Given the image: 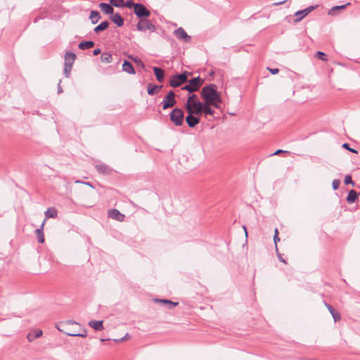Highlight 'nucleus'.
Segmentation results:
<instances>
[{"mask_svg":"<svg viewBox=\"0 0 360 360\" xmlns=\"http://www.w3.org/2000/svg\"><path fill=\"white\" fill-rule=\"evenodd\" d=\"M200 95L204 102L210 103L215 108H220L219 103H221V98L215 84H210L205 86L201 90Z\"/></svg>","mask_w":360,"mask_h":360,"instance_id":"obj_1","label":"nucleus"},{"mask_svg":"<svg viewBox=\"0 0 360 360\" xmlns=\"http://www.w3.org/2000/svg\"><path fill=\"white\" fill-rule=\"evenodd\" d=\"M188 75H190L188 72L184 71L181 74H176L172 75L169 79L170 86L176 88L186 83L188 81Z\"/></svg>","mask_w":360,"mask_h":360,"instance_id":"obj_2","label":"nucleus"},{"mask_svg":"<svg viewBox=\"0 0 360 360\" xmlns=\"http://www.w3.org/2000/svg\"><path fill=\"white\" fill-rule=\"evenodd\" d=\"M184 113L179 108H174L169 113L171 122L176 127L181 126L184 123Z\"/></svg>","mask_w":360,"mask_h":360,"instance_id":"obj_3","label":"nucleus"},{"mask_svg":"<svg viewBox=\"0 0 360 360\" xmlns=\"http://www.w3.org/2000/svg\"><path fill=\"white\" fill-rule=\"evenodd\" d=\"M203 82L204 79H201L200 77H193L190 79L188 84L183 86L181 89L193 93L198 91Z\"/></svg>","mask_w":360,"mask_h":360,"instance_id":"obj_4","label":"nucleus"},{"mask_svg":"<svg viewBox=\"0 0 360 360\" xmlns=\"http://www.w3.org/2000/svg\"><path fill=\"white\" fill-rule=\"evenodd\" d=\"M136 28L139 31L145 32L149 30L154 32L156 30L155 25L146 18L140 19L137 23Z\"/></svg>","mask_w":360,"mask_h":360,"instance_id":"obj_5","label":"nucleus"},{"mask_svg":"<svg viewBox=\"0 0 360 360\" xmlns=\"http://www.w3.org/2000/svg\"><path fill=\"white\" fill-rule=\"evenodd\" d=\"M176 103L175 94L173 91H169L161 103L163 110L174 107Z\"/></svg>","mask_w":360,"mask_h":360,"instance_id":"obj_6","label":"nucleus"},{"mask_svg":"<svg viewBox=\"0 0 360 360\" xmlns=\"http://www.w3.org/2000/svg\"><path fill=\"white\" fill-rule=\"evenodd\" d=\"M134 12L140 19L146 18L150 15V11L143 4L139 3L136 4Z\"/></svg>","mask_w":360,"mask_h":360,"instance_id":"obj_7","label":"nucleus"},{"mask_svg":"<svg viewBox=\"0 0 360 360\" xmlns=\"http://www.w3.org/2000/svg\"><path fill=\"white\" fill-rule=\"evenodd\" d=\"M202 105L203 102H198L193 103V105L185 104V108L188 113L199 115L202 114Z\"/></svg>","mask_w":360,"mask_h":360,"instance_id":"obj_8","label":"nucleus"},{"mask_svg":"<svg viewBox=\"0 0 360 360\" xmlns=\"http://www.w3.org/2000/svg\"><path fill=\"white\" fill-rule=\"evenodd\" d=\"M175 37L184 42H188L191 41V36L188 35L184 29L181 27L177 28L174 31Z\"/></svg>","mask_w":360,"mask_h":360,"instance_id":"obj_9","label":"nucleus"},{"mask_svg":"<svg viewBox=\"0 0 360 360\" xmlns=\"http://www.w3.org/2000/svg\"><path fill=\"white\" fill-rule=\"evenodd\" d=\"M314 8H315V6H310L303 10L297 11L295 13V15L296 16V18L295 19V22H297L301 21L306 15H307Z\"/></svg>","mask_w":360,"mask_h":360,"instance_id":"obj_10","label":"nucleus"},{"mask_svg":"<svg viewBox=\"0 0 360 360\" xmlns=\"http://www.w3.org/2000/svg\"><path fill=\"white\" fill-rule=\"evenodd\" d=\"M108 217L118 221H123L124 219V214L121 213L117 209H111L108 210Z\"/></svg>","mask_w":360,"mask_h":360,"instance_id":"obj_11","label":"nucleus"},{"mask_svg":"<svg viewBox=\"0 0 360 360\" xmlns=\"http://www.w3.org/2000/svg\"><path fill=\"white\" fill-rule=\"evenodd\" d=\"M194 115H195L188 113L185 118L186 124L191 128L195 127L200 122V118L195 117Z\"/></svg>","mask_w":360,"mask_h":360,"instance_id":"obj_12","label":"nucleus"},{"mask_svg":"<svg viewBox=\"0 0 360 360\" xmlns=\"http://www.w3.org/2000/svg\"><path fill=\"white\" fill-rule=\"evenodd\" d=\"M96 170L102 174H110L112 172V169L105 164H100L96 165Z\"/></svg>","mask_w":360,"mask_h":360,"instance_id":"obj_13","label":"nucleus"},{"mask_svg":"<svg viewBox=\"0 0 360 360\" xmlns=\"http://www.w3.org/2000/svg\"><path fill=\"white\" fill-rule=\"evenodd\" d=\"M89 326L94 328L95 330L101 331L104 329L103 321L91 320L88 323Z\"/></svg>","mask_w":360,"mask_h":360,"instance_id":"obj_14","label":"nucleus"},{"mask_svg":"<svg viewBox=\"0 0 360 360\" xmlns=\"http://www.w3.org/2000/svg\"><path fill=\"white\" fill-rule=\"evenodd\" d=\"M113 6L112 4H109L107 3H100L99 7L101 10L107 15H112L114 12V9L112 8Z\"/></svg>","mask_w":360,"mask_h":360,"instance_id":"obj_15","label":"nucleus"},{"mask_svg":"<svg viewBox=\"0 0 360 360\" xmlns=\"http://www.w3.org/2000/svg\"><path fill=\"white\" fill-rule=\"evenodd\" d=\"M324 304L328 309L330 314L332 315L335 322L340 320V319H341L340 314L337 311L335 310V309L333 307V306H331L330 304H328L326 302H324Z\"/></svg>","mask_w":360,"mask_h":360,"instance_id":"obj_16","label":"nucleus"},{"mask_svg":"<svg viewBox=\"0 0 360 360\" xmlns=\"http://www.w3.org/2000/svg\"><path fill=\"white\" fill-rule=\"evenodd\" d=\"M44 224H45V220L42 222L41 226L39 229H36V231H35L37 241L39 243H44V231H43Z\"/></svg>","mask_w":360,"mask_h":360,"instance_id":"obj_17","label":"nucleus"},{"mask_svg":"<svg viewBox=\"0 0 360 360\" xmlns=\"http://www.w3.org/2000/svg\"><path fill=\"white\" fill-rule=\"evenodd\" d=\"M162 88V86H158L155 84H148L147 92L149 95L153 96L157 94Z\"/></svg>","mask_w":360,"mask_h":360,"instance_id":"obj_18","label":"nucleus"},{"mask_svg":"<svg viewBox=\"0 0 360 360\" xmlns=\"http://www.w3.org/2000/svg\"><path fill=\"white\" fill-rule=\"evenodd\" d=\"M122 70L128 74L134 75L136 73L134 68L132 65V64L129 61L126 60L124 61L122 64Z\"/></svg>","mask_w":360,"mask_h":360,"instance_id":"obj_19","label":"nucleus"},{"mask_svg":"<svg viewBox=\"0 0 360 360\" xmlns=\"http://www.w3.org/2000/svg\"><path fill=\"white\" fill-rule=\"evenodd\" d=\"M110 20L117 25V27H122L124 25V18L118 13L112 14Z\"/></svg>","mask_w":360,"mask_h":360,"instance_id":"obj_20","label":"nucleus"},{"mask_svg":"<svg viewBox=\"0 0 360 360\" xmlns=\"http://www.w3.org/2000/svg\"><path fill=\"white\" fill-rule=\"evenodd\" d=\"M153 70L154 74L155 75L156 79L159 82H162L164 80V77H165L164 70L158 67H153Z\"/></svg>","mask_w":360,"mask_h":360,"instance_id":"obj_21","label":"nucleus"},{"mask_svg":"<svg viewBox=\"0 0 360 360\" xmlns=\"http://www.w3.org/2000/svg\"><path fill=\"white\" fill-rule=\"evenodd\" d=\"M155 301L158 303H162L167 305V309H172L179 304V302H172L165 299H155Z\"/></svg>","mask_w":360,"mask_h":360,"instance_id":"obj_22","label":"nucleus"},{"mask_svg":"<svg viewBox=\"0 0 360 360\" xmlns=\"http://www.w3.org/2000/svg\"><path fill=\"white\" fill-rule=\"evenodd\" d=\"M210 105H212L210 103H207L206 102H203L202 114L204 113L205 115H214V110L210 108Z\"/></svg>","mask_w":360,"mask_h":360,"instance_id":"obj_23","label":"nucleus"},{"mask_svg":"<svg viewBox=\"0 0 360 360\" xmlns=\"http://www.w3.org/2000/svg\"><path fill=\"white\" fill-rule=\"evenodd\" d=\"M94 45L95 43L93 41H83L79 44L78 47L81 50H85L94 47Z\"/></svg>","mask_w":360,"mask_h":360,"instance_id":"obj_24","label":"nucleus"},{"mask_svg":"<svg viewBox=\"0 0 360 360\" xmlns=\"http://www.w3.org/2000/svg\"><path fill=\"white\" fill-rule=\"evenodd\" d=\"M76 59V55L73 52L67 51L65 55V63L68 64L70 63L71 65H73L75 60Z\"/></svg>","mask_w":360,"mask_h":360,"instance_id":"obj_25","label":"nucleus"},{"mask_svg":"<svg viewBox=\"0 0 360 360\" xmlns=\"http://www.w3.org/2000/svg\"><path fill=\"white\" fill-rule=\"evenodd\" d=\"M101 18V15L98 11H91L89 15V19L92 24H96Z\"/></svg>","mask_w":360,"mask_h":360,"instance_id":"obj_26","label":"nucleus"},{"mask_svg":"<svg viewBox=\"0 0 360 360\" xmlns=\"http://www.w3.org/2000/svg\"><path fill=\"white\" fill-rule=\"evenodd\" d=\"M109 26V22L105 20L101 22L98 25L94 27V31L96 33H99L101 31L106 30Z\"/></svg>","mask_w":360,"mask_h":360,"instance_id":"obj_27","label":"nucleus"},{"mask_svg":"<svg viewBox=\"0 0 360 360\" xmlns=\"http://www.w3.org/2000/svg\"><path fill=\"white\" fill-rule=\"evenodd\" d=\"M357 198V193L354 190H351L349 191L348 195L347 196V202L349 204H352L355 202Z\"/></svg>","mask_w":360,"mask_h":360,"instance_id":"obj_28","label":"nucleus"},{"mask_svg":"<svg viewBox=\"0 0 360 360\" xmlns=\"http://www.w3.org/2000/svg\"><path fill=\"white\" fill-rule=\"evenodd\" d=\"M43 334V332L41 330H37L34 331L33 333H29L27 336V338L29 342L33 341L35 338H38L41 337Z\"/></svg>","mask_w":360,"mask_h":360,"instance_id":"obj_29","label":"nucleus"},{"mask_svg":"<svg viewBox=\"0 0 360 360\" xmlns=\"http://www.w3.org/2000/svg\"><path fill=\"white\" fill-rule=\"evenodd\" d=\"M101 60L104 63H110L112 60V55L108 52H104L101 56Z\"/></svg>","mask_w":360,"mask_h":360,"instance_id":"obj_30","label":"nucleus"},{"mask_svg":"<svg viewBox=\"0 0 360 360\" xmlns=\"http://www.w3.org/2000/svg\"><path fill=\"white\" fill-rule=\"evenodd\" d=\"M58 212L56 208L51 207L49 208L45 212V216L47 218H56L57 217Z\"/></svg>","mask_w":360,"mask_h":360,"instance_id":"obj_31","label":"nucleus"},{"mask_svg":"<svg viewBox=\"0 0 360 360\" xmlns=\"http://www.w3.org/2000/svg\"><path fill=\"white\" fill-rule=\"evenodd\" d=\"M351 4L349 2L341 6H335L331 8V9L328 11V15H334V11L336 10H342L345 8L347 6H349Z\"/></svg>","mask_w":360,"mask_h":360,"instance_id":"obj_32","label":"nucleus"},{"mask_svg":"<svg viewBox=\"0 0 360 360\" xmlns=\"http://www.w3.org/2000/svg\"><path fill=\"white\" fill-rule=\"evenodd\" d=\"M198 102H200V101L198 100L197 95L196 94H192V95L188 96L186 104H189L190 105H193V103H198Z\"/></svg>","mask_w":360,"mask_h":360,"instance_id":"obj_33","label":"nucleus"},{"mask_svg":"<svg viewBox=\"0 0 360 360\" xmlns=\"http://www.w3.org/2000/svg\"><path fill=\"white\" fill-rule=\"evenodd\" d=\"M66 334H67V335L71 336V337L86 338L87 336V331L85 328H83L82 333H67Z\"/></svg>","mask_w":360,"mask_h":360,"instance_id":"obj_34","label":"nucleus"},{"mask_svg":"<svg viewBox=\"0 0 360 360\" xmlns=\"http://www.w3.org/2000/svg\"><path fill=\"white\" fill-rule=\"evenodd\" d=\"M72 68V65L70 63H68V64L64 63V74L66 77H69Z\"/></svg>","mask_w":360,"mask_h":360,"instance_id":"obj_35","label":"nucleus"},{"mask_svg":"<svg viewBox=\"0 0 360 360\" xmlns=\"http://www.w3.org/2000/svg\"><path fill=\"white\" fill-rule=\"evenodd\" d=\"M112 6L115 7H124V0H109Z\"/></svg>","mask_w":360,"mask_h":360,"instance_id":"obj_36","label":"nucleus"},{"mask_svg":"<svg viewBox=\"0 0 360 360\" xmlns=\"http://www.w3.org/2000/svg\"><path fill=\"white\" fill-rule=\"evenodd\" d=\"M316 57H317L319 59L323 60V61H327L328 60V58H327V56L325 53L322 52V51H317L316 53Z\"/></svg>","mask_w":360,"mask_h":360,"instance_id":"obj_37","label":"nucleus"},{"mask_svg":"<svg viewBox=\"0 0 360 360\" xmlns=\"http://www.w3.org/2000/svg\"><path fill=\"white\" fill-rule=\"evenodd\" d=\"M136 3H134L132 0H127L125 3H124V6L131 8H134V10L135 9V6Z\"/></svg>","mask_w":360,"mask_h":360,"instance_id":"obj_38","label":"nucleus"},{"mask_svg":"<svg viewBox=\"0 0 360 360\" xmlns=\"http://www.w3.org/2000/svg\"><path fill=\"white\" fill-rule=\"evenodd\" d=\"M274 243H275V245H276V250H278V249H277V243L278 241H280V238L278 237V231L277 229H275V233H274Z\"/></svg>","mask_w":360,"mask_h":360,"instance_id":"obj_39","label":"nucleus"},{"mask_svg":"<svg viewBox=\"0 0 360 360\" xmlns=\"http://www.w3.org/2000/svg\"><path fill=\"white\" fill-rule=\"evenodd\" d=\"M342 147L345 149H347L349 151L352 152V153H357V150L354 149V148H350L349 146V144L347 143H345L342 144Z\"/></svg>","mask_w":360,"mask_h":360,"instance_id":"obj_40","label":"nucleus"},{"mask_svg":"<svg viewBox=\"0 0 360 360\" xmlns=\"http://www.w3.org/2000/svg\"><path fill=\"white\" fill-rule=\"evenodd\" d=\"M340 184V181L339 179H334L332 182V187L333 190H337Z\"/></svg>","mask_w":360,"mask_h":360,"instance_id":"obj_41","label":"nucleus"},{"mask_svg":"<svg viewBox=\"0 0 360 360\" xmlns=\"http://www.w3.org/2000/svg\"><path fill=\"white\" fill-rule=\"evenodd\" d=\"M129 58H131V60H133L137 65H141L143 67L144 66L143 63L142 62V60L140 58H139L137 57L134 58L131 56H129Z\"/></svg>","mask_w":360,"mask_h":360,"instance_id":"obj_42","label":"nucleus"},{"mask_svg":"<svg viewBox=\"0 0 360 360\" xmlns=\"http://www.w3.org/2000/svg\"><path fill=\"white\" fill-rule=\"evenodd\" d=\"M345 184L346 185H347V184H352V185H354V182L352 181V176L350 175H347L345 177Z\"/></svg>","mask_w":360,"mask_h":360,"instance_id":"obj_43","label":"nucleus"},{"mask_svg":"<svg viewBox=\"0 0 360 360\" xmlns=\"http://www.w3.org/2000/svg\"><path fill=\"white\" fill-rule=\"evenodd\" d=\"M129 337V334L127 333H126V335L124 336H123L122 338H121L120 339H113V341L117 343H119V342L126 340Z\"/></svg>","mask_w":360,"mask_h":360,"instance_id":"obj_44","label":"nucleus"},{"mask_svg":"<svg viewBox=\"0 0 360 360\" xmlns=\"http://www.w3.org/2000/svg\"><path fill=\"white\" fill-rule=\"evenodd\" d=\"M281 153H285V154H290V152L288 151V150H281V149H278L276 151H275L273 154H271V155H279Z\"/></svg>","mask_w":360,"mask_h":360,"instance_id":"obj_45","label":"nucleus"},{"mask_svg":"<svg viewBox=\"0 0 360 360\" xmlns=\"http://www.w3.org/2000/svg\"><path fill=\"white\" fill-rule=\"evenodd\" d=\"M272 75H276L279 72L278 68H267Z\"/></svg>","mask_w":360,"mask_h":360,"instance_id":"obj_46","label":"nucleus"},{"mask_svg":"<svg viewBox=\"0 0 360 360\" xmlns=\"http://www.w3.org/2000/svg\"><path fill=\"white\" fill-rule=\"evenodd\" d=\"M60 82H61V80H60L58 84V87H57L58 94H61L63 91V90L60 86Z\"/></svg>","mask_w":360,"mask_h":360,"instance_id":"obj_47","label":"nucleus"},{"mask_svg":"<svg viewBox=\"0 0 360 360\" xmlns=\"http://www.w3.org/2000/svg\"><path fill=\"white\" fill-rule=\"evenodd\" d=\"M101 49H94V51H93V55H94V56H97V55H98L99 53H101Z\"/></svg>","mask_w":360,"mask_h":360,"instance_id":"obj_48","label":"nucleus"},{"mask_svg":"<svg viewBox=\"0 0 360 360\" xmlns=\"http://www.w3.org/2000/svg\"><path fill=\"white\" fill-rule=\"evenodd\" d=\"M66 323L68 324H71V325H72V324H77V323L76 321H73V320H68L66 321Z\"/></svg>","mask_w":360,"mask_h":360,"instance_id":"obj_49","label":"nucleus"},{"mask_svg":"<svg viewBox=\"0 0 360 360\" xmlns=\"http://www.w3.org/2000/svg\"><path fill=\"white\" fill-rule=\"evenodd\" d=\"M76 183H83V184H84L86 185H88V186H89L93 188V186L91 185V184L90 182H82L80 181H77Z\"/></svg>","mask_w":360,"mask_h":360,"instance_id":"obj_50","label":"nucleus"},{"mask_svg":"<svg viewBox=\"0 0 360 360\" xmlns=\"http://www.w3.org/2000/svg\"><path fill=\"white\" fill-rule=\"evenodd\" d=\"M285 1H286V0H283V1H279V2H276V3L274 4V5H275V6L281 5V4H284Z\"/></svg>","mask_w":360,"mask_h":360,"instance_id":"obj_51","label":"nucleus"},{"mask_svg":"<svg viewBox=\"0 0 360 360\" xmlns=\"http://www.w3.org/2000/svg\"><path fill=\"white\" fill-rule=\"evenodd\" d=\"M278 258L281 262L286 263L285 260L280 255H278Z\"/></svg>","mask_w":360,"mask_h":360,"instance_id":"obj_52","label":"nucleus"},{"mask_svg":"<svg viewBox=\"0 0 360 360\" xmlns=\"http://www.w3.org/2000/svg\"><path fill=\"white\" fill-rule=\"evenodd\" d=\"M243 229H244L245 236H246V237H248V231H247L246 226H245V225H244V226H243Z\"/></svg>","mask_w":360,"mask_h":360,"instance_id":"obj_53","label":"nucleus"},{"mask_svg":"<svg viewBox=\"0 0 360 360\" xmlns=\"http://www.w3.org/2000/svg\"><path fill=\"white\" fill-rule=\"evenodd\" d=\"M110 340V339H103V338H101V341L104 342V341H105V340Z\"/></svg>","mask_w":360,"mask_h":360,"instance_id":"obj_54","label":"nucleus"},{"mask_svg":"<svg viewBox=\"0 0 360 360\" xmlns=\"http://www.w3.org/2000/svg\"><path fill=\"white\" fill-rule=\"evenodd\" d=\"M58 330L63 331V330L59 328H58Z\"/></svg>","mask_w":360,"mask_h":360,"instance_id":"obj_55","label":"nucleus"},{"mask_svg":"<svg viewBox=\"0 0 360 360\" xmlns=\"http://www.w3.org/2000/svg\"><path fill=\"white\" fill-rule=\"evenodd\" d=\"M359 195H360V192H359Z\"/></svg>","mask_w":360,"mask_h":360,"instance_id":"obj_56","label":"nucleus"}]
</instances>
